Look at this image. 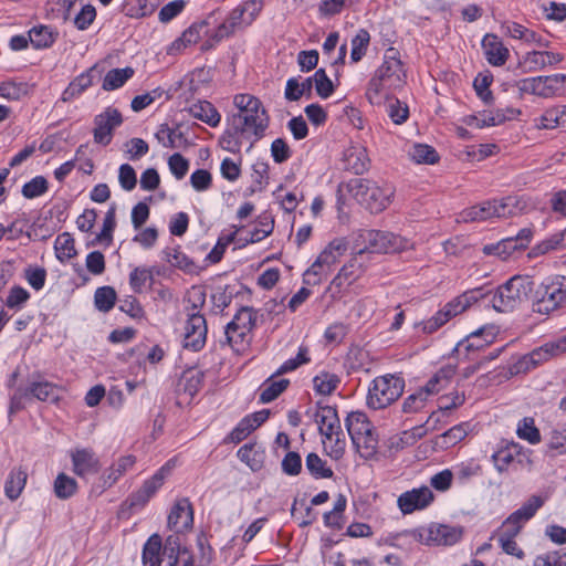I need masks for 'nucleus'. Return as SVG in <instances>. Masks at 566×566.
<instances>
[{
  "mask_svg": "<svg viewBox=\"0 0 566 566\" xmlns=\"http://www.w3.org/2000/svg\"><path fill=\"white\" fill-rule=\"evenodd\" d=\"M316 93L322 98L329 97L334 92V85L324 69H318L312 76Z\"/></svg>",
  "mask_w": 566,
  "mask_h": 566,
  "instance_id": "obj_64",
  "label": "nucleus"
},
{
  "mask_svg": "<svg viewBox=\"0 0 566 566\" xmlns=\"http://www.w3.org/2000/svg\"><path fill=\"white\" fill-rule=\"evenodd\" d=\"M564 60L563 54L549 51H532L525 53L518 62V66L526 72H537L548 65H555Z\"/></svg>",
  "mask_w": 566,
  "mask_h": 566,
  "instance_id": "obj_16",
  "label": "nucleus"
},
{
  "mask_svg": "<svg viewBox=\"0 0 566 566\" xmlns=\"http://www.w3.org/2000/svg\"><path fill=\"white\" fill-rule=\"evenodd\" d=\"M405 380L400 376L387 374L376 377L367 394V406L374 410L384 409L395 402L403 392Z\"/></svg>",
  "mask_w": 566,
  "mask_h": 566,
  "instance_id": "obj_6",
  "label": "nucleus"
},
{
  "mask_svg": "<svg viewBox=\"0 0 566 566\" xmlns=\"http://www.w3.org/2000/svg\"><path fill=\"white\" fill-rule=\"evenodd\" d=\"M313 88V78L307 77L302 83L296 77H291L286 82L284 96L287 101L295 102L302 96L311 97Z\"/></svg>",
  "mask_w": 566,
  "mask_h": 566,
  "instance_id": "obj_38",
  "label": "nucleus"
},
{
  "mask_svg": "<svg viewBox=\"0 0 566 566\" xmlns=\"http://www.w3.org/2000/svg\"><path fill=\"white\" fill-rule=\"evenodd\" d=\"M370 42V34L366 29H360L352 39L350 60L353 63L359 62L366 54Z\"/></svg>",
  "mask_w": 566,
  "mask_h": 566,
  "instance_id": "obj_53",
  "label": "nucleus"
},
{
  "mask_svg": "<svg viewBox=\"0 0 566 566\" xmlns=\"http://www.w3.org/2000/svg\"><path fill=\"white\" fill-rule=\"evenodd\" d=\"M192 117L200 119L211 127L219 125L221 116L217 108L208 101H199L189 107Z\"/></svg>",
  "mask_w": 566,
  "mask_h": 566,
  "instance_id": "obj_29",
  "label": "nucleus"
},
{
  "mask_svg": "<svg viewBox=\"0 0 566 566\" xmlns=\"http://www.w3.org/2000/svg\"><path fill=\"white\" fill-rule=\"evenodd\" d=\"M507 112L510 113V116H506L501 111H497L495 115H492V114L483 115L482 118H479V117H475V116H471L467 120V123L469 125H475V127H478V128H482V127H485V126H496V125H500L503 122H505L507 118H513V117H515V116L521 114V111L520 109H515V108H507Z\"/></svg>",
  "mask_w": 566,
  "mask_h": 566,
  "instance_id": "obj_46",
  "label": "nucleus"
},
{
  "mask_svg": "<svg viewBox=\"0 0 566 566\" xmlns=\"http://www.w3.org/2000/svg\"><path fill=\"white\" fill-rule=\"evenodd\" d=\"M116 298V291L112 286H102L95 291L94 304L98 311L107 313L114 307Z\"/></svg>",
  "mask_w": 566,
  "mask_h": 566,
  "instance_id": "obj_51",
  "label": "nucleus"
},
{
  "mask_svg": "<svg viewBox=\"0 0 566 566\" xmlns=\"http://www.w3.org/2000/svg\"><path fill=\"white\" fill-rule=\"evenodd\" d=\"M53 402L59 399V388L55 384L43 379L40 374H34L28 386H19L10 396L9 412L14 413L24 408L30 399Z\"/></svg>",
  "mask_w": 566,
  "mask_h": 566,
  "instance_id": "obj_5",
  "label": "nucleus"
},
{
  "mask_svg": "<svg viewBox=\"0 0 566 566\" xmlns=\"http://www.w3.org/2000/svg\"><path fill=\"white\" fill-rule=\"evenodd\" d=\"M165 258L170 265L179 270H182L187 273L196 272L197 266L195 262L188 255H186L179 247L166 249Z\"/></svg>",
  "mask_w": 566,
  "mask_h": 566,
  "instance_id": "obj_43",
  "label": "nucleus"
},
{
  "mask_svg": "<svg viewBox=\"0 0 566 566\" xmlns=\"http://www.w3.org/2000/svg\"><path fill=\"white\" fill-rule=\"evenodd\" d=\"M161 537L158 534L151 535L143 549V563L145 566H160L164 560L160 557L161 552Z\"/></svg>",
  "mask_w": 566,
  "mask_h": 566,
  "instance_id": "obj_39",
  "label": "nucleus"
},
{
  "mask_svg": "<svg viewBox=\"0 0 566 566\" xmlns=\"http://www.w3.org/2000/svg\"><path fill=\"white\" fill-rule=\"evenodd\" d=\"M547 449L555 454L566 453V427L553 429L547 438Z\"/></svg>",
  "mask_w": 566,
  "mask_h": 566,
  "instance_id": "obj_61",
  "label": "nucleus"
},
{
  "mask_svg": "<svg viewBox=\"0 0 566 566\" xmlns=\"http://www.w3.org/2000/svg\"><path fill=\"white\" fill-rule=\"evenodd\" d=\"M452 317H454V313L446 304L440 311H438L432 317L422 322V331L426 334H432L438 331L441 326L448 323Z\"/></svg>",
  "mask_w": 566,
  "mask_h": 566,
  "instance_id": "obj_55",
  "label": "nucleus"
},
{
  "mask_svg": "<svg viewBox=\"0 0 566 566\" xmlns=\"http://www.w3.org/2000/svg\"><path fill=\"white\" fill-rule=\"evenodd\" d=\"M54 250L56 259L62 263L77 255L74 238L69 232H63L56 237Z\"/></svg>",
  "mask_w": 566,
  "mask_h": 566,
  "instance_id": "obj_37",
  "label": "nucleus"
},
{
  "mask_svg": "<svg viewBox=\"0 0 566 566\" xmlns=\"http://www.w3.org/2000/svg\"><path fill=\"white\" fill-rule=\"evenodd\" d=\"M77 482L65 473H59L54 480V494L60 500H67L77 492Z\"/></svg>",
  "mask_w": 566,
  "mask_h": 566,
  "instance_id": "obj_45",
  "label": "nucleus"
},
{
  "mask_svg": "<svg viewBox=\"0 0 566 566\" xmlns=\"http://www.w3.org/2000/svg\"><path fill=\"white\" fill-rule=\"evenodd\" d=\"M427 532V543L436 545H453L458 543L463 535L462 527L444 524L431 525Z\"/></svg>",
  "mask_w": 566,
  "mask_h": 566,
  "instance_id": "obj_20",
  "label": "nucleus"
},
{
  "mask_svg": "<svg viewBox=\"0 0 566 566\" xmlns=\"http://www.w3.org/2000/svg\"><path fill=\"white\" fill-rule=\"evenodd\" d=\"M481 298H484L483 289H472L454 297L453 300L448 302L447 305L451 310V312L454 313V316H457L463 313L467 308H469L472 304L476 303Z\"/></svg>",
  "mask_w": 566,
  "mask_h": 566,
  "instance_id": "obj_34",
  "label": "nucleus"
},
{
  "mask_svg": "<svg viewBox=\"0 0 566 566\" xmlns=\"http://www.w3.org/2000/svg\"><path fill=\"white\" fill-rule=\"evenodd\" d=\"M516 434L520 439L525 440L531 444H537L542 440L541 432L535 426V420L532 417H525L518 422Z\"/></svg>",
  "mask_w": 566,
  "mask_h": 566,
  "instance_id": "obj_50",
  "label": "nucleus"
},
{
  "mask_svg": "<svg viewBox=\"0 0 566 566\" xmlns=\"http://www.w3.org/2000/svg\"><path fill=\"white\" fill-rule=\"evenodd\" d=\"M172 465L170 461L163 465L150 479H147L143 485L133 492L125 501V504L130 509H142L155 495V493L163 486L165 479L170 473Z\"/></svg>",
  "mask_w": 566,
  "mask_h": 566,
  "instance_id": "obj_10",
  "label": "nucleus"
},
{
  "mask_svg": "<svg viewBox=\"0 0 566 566\" xmlns=\"http://www.w3.org/2000/svg\"><path fill=\"white\" fill-rule=\"evenodd\" d=\"M363 273L361 264L357 263L356 259H352L346 263L333 279L331 287L340 290L345 285L353 284Z\"/></svg>",
  "mask_w": 566,
  "mask_h": 566,
  "instance_id": "obj_31",
  "label": "nucleus"
},
{
  "mask_svg": "<svg viewBox=\"0 0 566 566\" xmlns=\"http://www.w3.org/2000/svg\"><path fill=\"white\" fill-rule=\"evenodd\" d=\"M532 311L535 314L551 316L566 308V276L551 274L539 282L533 279Z\"/></svg>",
  "mask_w": 566,
  "mask_h": 566,
  "instance_id": "obj_1",
  "label": "nucleus"
},
{
  "mask_svg": "<svg viewBox=\"0 0 566 566\" xmlns=\"http://www.w3.org/2000/svg\"><path fill=\"white\" fill-rule=\"evenodd\" d=\"M49 184L43 176H36L22 187V195L27 199H33L48 191Z\"/></svg>",
  "mask_w": 566,
  "mask_h": 566,
  "instance_id": "obj_62",
  "label": "nucleus"
},
{
  "mask_svg": "<svg viewBox=\"0 0 566 566\" xmlns=\"http://www.w3.org/2000/svg\"><path fill=\"white\" fill-rule=\"evenodd\" d=\"M324 450L327 455H329L334 460H339L345 454L346 449V439L343 433L334 436L332 441H327L326 438L323 439Z\"/></svg>",
  "mask_w": 566,
  "mask_h": 566,
  "instance_id": "obj_63",
  "label": "nucleus"
},
{
  "mask_svg": "<svg viewBox=\"0 0 566 566\" xmlns=\"http://www.w3.org/2000/svg\"><path fill=\"white\" fill-rule=\"evenodd\" d=\"M27 479L28 473L25 469L22 467L13 468L4 484L6 495L12 501L17 500L25 486Z\"/></svg>",
  "mask_w": 566,
  "mask_h": 566,
  "instance_id": "obj_30",
  "label": "nucleus"
},
{
  "mask_svg": "<svg viewBox=\"0 0 566 566\" xmlns=\"http://www.w3.org/2000/svg\"><path fill=\"white\" fill-rule=\"evenodd\" d=\"M434 501V494L429 486H421L401 493L397 505L403 515L427 509Z\"/></svg>",
  "mask_w": 566,
  "mask_h": 566,
  "instance_id": "obj_13",
  "label": "nucleus"
},
{
  "mask_svg": "<svg viewBox=\"0 0 566 566\" xmlns=\"http://www.w3.org/2000/svg\"><path fill=\"white\" fill-rule=\"evenodd\" d=\"M495 335L492 332L486 333L485 328H480L471 333L465 339L458 344V347H463L465 352L481 350L488 345L492 344Z\"/></svg>",
  "mask_w": 566,
  "mask_h": 566,
  "instance_id": "obj_36",
  "label": "nucleus"
},
{
  "mask_svg": "<svg viewBox=\"0 0 566 566\" xmlns=\"http://www.w3.org/2000/svg\"><path fill=\"white\" fill-rule=\"evenodd\" d=\"M233 104L238 108V114L233 115L232 124H238L243 120L244 116L258 114L259 111H264L261 101L250 94H237L233 98Z\"/></svg>",
  "mask_w": 566,
  "mask_h": 566,
  "instance_id": "obj_25",
  "label": "nucleus"
},
{
  "mask_svg": "<svg viewBox=\"0 0 566 566\" xmlns=\"http://www.w3.org/2000/svg\"><path fill=\"white\" fill-rule=\"evenodd\" d=\"M315 421L318 424L319 433L324 439L326 438L327 441H332L334 436L340 434L342 432L337 410L334 407H319L315 413Z\"/></svg>",
  "mask_w": 566,
  "mask_h": 566,
  "instance_id": "obj_18",
  "label": "nucleus"
},
{
  "mask_svg": "<svg viewBox=\"0 0 566 566\" xmlns=\"http://www.w3.org/2000/svg\"><path fill=\"white\" fill-rule=\"evenodd\" d=\"M464 222L484 221L491 218H499L496 200L484 201L463 210L460 214Z\"/></svg>",
  "mask_w": 566,
  "mask_h": 566,
  "instance_id": "obj_26",
  "label": "nucleus"
},
{
  "mask_svg": "<svg viewBox=\"0 0 566 566\" xmlns=\"http://www.w3.org/2000/svg\"><path fill=\"white\" fill-rule=\"evenodd\" d=\"M344 168L355 175H361L367 170L365 151L361 149L349 148L344 153Z\"/></svg>",
  "mask_w": 566,
  "mask_h": 566,
  "instance_id": "obj_41",
  "label": "nucleus"
},
{
  "mask_svg": "<svg viewBox=\"0 0 566 566\" xmlns=\"http://www.w3.org/2000/svg\"><path fill=\"white\" fill-rule=\"evenodd\" d=\"M34 85L28 82L6 81L0 83V96L9 101H19L33 92Z\"/></svg>",
  "mask_w": 566,
  "mask_h": 566,
  "instance_id": "obj_33",
  "label": "nucleus"
},
{
  "mask_svg": "<svg viewBox=\"0 0 566 566\" xmlns=\"http://www.w3.org/2000/svg\"><path fill=\"white\" fill-rule=\"evenodd\" d=\"M345 426L359 455L369 460L378 451V434L367 415L361 411H352L347 415Z\"/></svg>",
  "mask_w": 566,
  "mask_h": 566,
  "instance_id": "obj_4",
  "label": "nucleus"
},
{
  "mask_svg": "<svg viewBox=\"0 0 566 566\" xmlns=\"http://www.w3.org/2000/svg\"><path fill=\"white\" fill-rule=\"evenodd\" d=\"M566 353V335L544 344L542 347L533 350L530 359L534 365H537L551 357L559 356Z\"/></svg>",
  "mask_w": 566,
  "mask_h": 566,
  "instance_id": "obj_28",
  "label": "nucleus"
},
{
  "mask_svg": "<svg viewBox=\"0 0 566 566\" xmlns=\"http://www.w3.org/2000/svg\"><path fill=\"white\" fill-rule=\"evenodd\" d=\"M338 260L339 256H336V254L326 247L311 268L304 273V282L306 284L321 283L322 275L326 274Z\"/></svg>",
  "mask_w": 566,
  "mask_h": 566,
  "instance_id": "obj_19",
  "label": "nucleus"
},
{
  "mask_svg": "<svg viewBox=\"0 0 566 566\" xmlns=\"http://www.w3.org/2000/svg\"><path fill=\"white\" fill-rule=\"evenodd\" d=\"M566 123V112L558 107L546 109L544 114L536 119V127L539 129H553Z\"/></svg>",
  "mask_w": 566,
  "mask_h": 566,
  "instance_id": "obj_47",
  "label": "nucleus"
},
{
  "mask_svg": "<svg viewBox=\"0 0 566 566\" xmlns=\"http://www.w3.org/2000/svg\"><path fill=\"white\" fill-rule=\"evenodd\" d=\"M94 67L90 69L88 71L80 74L76 76L69 86L64 90L62 94V101L69 102L73 99L74 97L82 94L87 87H90L93 83L92 81V72Z\"/></svg>",
  "mask_w": 566,
  "mask_h": 566,
  "instance_id": "obj_40",
  "label": "nucleus"
},
{
  "mask_svg": "<svg viewBox=\"0 0 566 566\" xmlns=\"http://www.w3.org/2000/svg\"><path fill=\"white\" fill-rule=\"evenodd\" d=\"M29 40L36 49L49 48L55 41V36L49 27L39 25L29 31Z\"/></svg>",
  "mask_w": 566,
  "mask_h": 566,
  "instance_id": "obj_52",
  "label": "nucleus"
},
{
  "mask_svg": "<svg viewBox=\"0 0 566 566\" xmlns=\"http://www.w3.org/2000/svg\"><path fill=\"white\" fill-rule=\"evenodd\" d=\"M522 447L518 443L511 442L501 448L492 455V460L496 470L502 473L507 470L509 465L513 462L516 454L520 453Z\"/></svg>",
  "mask_w": 566,
  "mask_h": 566,
  "instance_id": "obj_42",
  "label": "nucleus"
},
{
  "mask_svg": "<svg viewBox=\"0 0 566 566\" xmlns=\"http://www.w3.org/2000/svg\"><path fill=\"white\" fill-rule=\"evenodd\" d=\"M544 505V500L538 495H532L518 510L513 512L501 525L495 536L515 538L523 525L530 521L538 509Z\"/></svg>",
  "mask_w": 566,
  "mask_h": 566,
  "instance_id": "obj_9",
  "label": "nucleus"
},
{
  "mask_svg": "<svg viewBox=\"0 0 566 566\" xmlns=\"http://www.w3.org/2000/svg\"><path fill=\"white\" fill-rule=\"evenodd\" d=\"M289 384L290 381L287 379L276 381H271V379L266 380L260 394V401L262 403L273 401L287 388Z\"/></svg>",
  "mask_w": 566,
  "mask_h": 566,
  "instance_id": "obj_56",
  "label": "nucleus"
},
{
  "mask_svg": "<svg viewBox=\"0 0 566 566\" xmlns=\"http://www.w3.org/2000/svg\"><path fill=\"white\" fill-rule=\"evenodd\" d=\"M193 510L188 499L178 500L168 515V526L177 533L192 527Z\"/></svg>",
  "mask_w": 566,
  "mask_h": 566,
  "instance_id": "obj_17",
  "label": "nucleus"
},
{
  "mask_svg": "<svg viewBox=\"0 0 566 566\" xmlns=\"http://www.w3.org/2000/svg\"><path fill=\"white\" fill-rule=\"evenodd\" d=\"M134 74L135 70L132 66L112 69L104 76L102 88L107 92L117 90L132 78Z\"/></svg>",
  "mask_w": 566,
  "mask_h": 566,
  "instance_id": "obj_35",
  "label": "nucleus"
},
{
  "mask_svg": "<svg viewBox=\"0 0 566 566\" xmlns=\"http://www.w3.org/2000/svg\"><path fill=\"white\" fill-rule=\"evenodd\" d=\"M305 465L311 475L317 480L331 479L334 475V471L327 467L326 461L314 452L307 454Z\"/></svg>",
  "mask_w": 566,
  "mask_h": 566,
  "instance_id": "obj_44",
  "label": "nucleus"
},
{
  "mask_svg": "<svg viewBox=\"0 0 566 566\" xmlns=\"http://www.w3.org/2000/svg\"><path fill=\"white\" fill-rule=\"evenodd\" d=\"M274 229V219L268 214L263 213L258 217L256 227L250 232V238L245 241L248 243H256L262 241L264 238L270 235Z\"/></svg>",
  "mask_w": 566,
  "mask_h": 566,
  "instance_id": "obj_48",
  "label": "nucleus"
},
{
  "mask_svg": "<svg viewBox=\"0 0 566 566\" xmlns=\"http://www.w3.org/2000/svg\"><path fill=\"white\" fill-rule=\"evenodd\" d=\"M136 463V458L132 454L120 457L115 463H113L102 475L103 489H108L114 485L120 476L127 471L133 469Z\"/></svg>",
  "mask_w": 566,
  "mask_h": 566,
  "instance_id": "obj_24",
  "label": "nucleus"
},
{
  "mask_svg": "<svg viewBox=\"0 0 566 566\" xmlns=\"http://www.w3.org/2000/svg\"><path fill=\"white\" fill-rule=\"evenodd\" d=\"M357 241H361L363 248L357 250V254L370 253H392L398 252L406 247V241L388 231L363 230Z\"/></svg>",
  "mask_w": 566,
  "mask_h": 566,
  "instance_id": "obj_7",
  "label": "nucleus"
},
{
  "mask_svg": "<svg viewBox=\"0 0 566 566\" xmlns=\"http://www.w3.org/2000/svg\"><path fill=\"white\" fill-rule=\"evenodd\" d=\"M410 157L417 164L433 165L439 161L437 150L433 147L423 144L415 145L410 151Z\"/></svg>",
  "mask_w": 566,
  "mask_h": 566,
  "instance_id": "obj_57",
  "label": "nucleus"
},
{
  "mask_svg": "<svg viewBox=\"0 0 566 566\" xmlns=\"http://www.w3.org/2000/svg\"><path fill=\"white\" fill-rule=\"evenodd\" d=\"M70 455L73 472L82 479L98 473L102 468L98 457L90 448L74 449Z\"/></svg>",
  "mask_w": 566,
  "mask_h": 566,
  "instance_id": "obj_14",
  "label": "nucleus"
},
{
  "mask_svg": "<svg viewBox=\"0 0 566 566\" xmlns=\"http://www.w3.org/2000/svg\"><path fill=\"white\" fill-rule=\"evenodd\" d=\"M533 228H523L515 237L502 239L495 244H486L483 252L486 255H497L506 260L514 251L525 250L533 239Z\"/></svg>",
  "mask_w": 566,
  "mask_h": 566,
  "instance_id": "obj_11",
  "label": "nucleus"
},
{
  "mask_svg": "<svg viewBox=\"0 0 566 566\" xmlns=\"http://www.w3.org/2000/svg\"><path fill=\"white\" fill-rule=\"evenodd\" d=\"M256 312L252 307L243 306L226 326L228 344L235 350H240L248 344V336L255 326Z\"/></svg>",
  "mask_w": 566,
  "mask_h": 566,
  "instance_id": "obj_8",
  "label": "nucleus"
},
{
  "mask_svg": "<svg viewBox=\"0 0 566 566\" xmlns=\"http://www.w3.org/2000/svg\"><path fill=\"white\" fill-rule=\"evenodd\" d=\"M499 218H509L525 213L533 209L534 205L526 196H507L501 200H496Z\"/></svg>",
  "mask_w": 566,
  "mask_h": 566,
  "instance_id": "obj_22",
  "label": "nucleus"
},
{
  "mask_svg": "<svg viewBox=\"0 0 566 566\" xmlns=\"http://www.w3.org/2000/svg\"><path fill=\"white\" fill-rule=\"evenodd\" d=\"M482 48L491 65L502 66L506 63L510 52L495 34H486L482 40Z\"/></svg>",
  "mask_w": 566,
  "mask_h": 566,
  "instance_id": "obj_21",
  "label": "nucleus"
},
{
  "mask_svg": "<svg viewBox=\"0 0 566 566\" xmlns=\"http://www.w3.org/2000/svg\"><path fill=\"white\" fill-rule=\"evenodd\" d=\"M390 90H396V88L391 87V86H387V82H385L382 76H379L378 73H375V75L371 77V80L368 83L366 96L371 104H380L382 97Z\"/></svg>",
  "mask_w": 566,
  "mask_h": 566,
  "instance_id": "obj_49",
  "label": "nucleus"
},
{
  "mask_svg": "<svg viewBox=\"0 0 566 566\" xmlns=\"http://www.w3.org/2000/svg\"><path fill=\"white\" fill-rule=\"evenodd\" d=\"M315 390L324 396L331 395L339 384V378L329 373H321L313 379Z\"/></svg>",
  "mask_w": 566,
  "mask_h": 566,
  "instance_id": "obj_60",
  "label": "nucleus"
},
{
  "mask_svg": "<svg viewBox=\"0 0 566 566\" xmlns=\"http://www.w3.org/2000/svg\"><path fill=\"white\" fill-rule=\"evenodd\" d=\"M468 434V423H461L453 426L448 431H446L443 434H441L438 438V443L441 448H449L461 440H463Z\"/></svg>",
  "mask_w": 566,
  "mask_h": 566,
  "instance_id": "obj_59",
  "label": "nucleus"
},
{
  "mask_svg": "<svg viewBox=\"0 0 566 566\" xmlns=\"http://www.w3.org/2000/svg\"><path fill=\"white\" fill-rule=\"evenodd\" d=\"M348 191L371 213L387 209L395 195V188L388 184L378 186L366 178H355L347 184Z\"/></svg>",
  "mask_w": 566,
  "mask_h": 566,
  "instance_id": "obj_3",
  "label": "nucleus"
},
{
  "mask_svg": "<svg viewBox=\"0 0 566 566\" xmlns=\"http://www.w3.org/2000/svg\"><path fill=\"white\" fill-rule=\"evenodd\" d=\"M457 373V367L453 365H446L441 367L428 381L421 387L422 390L429 396L437 395L448 387Z\"/></svg>",
  "mask_w": 566,
  "mask_h": 566,
  "instance_id": "obj_27",
  "label": "nucleus"
},
{
  "mask_svg": "<svg viewBox=\"0 0 566 566\" xmlns=\"http://www.w3.org/2000/svg\"><path fill=\"white\" fill-rule=\"evenodd\" d=\"M151 269L137 266L129 274V285L135 293H142L147 282H153Z\"/></svg>",
  "mask_w": 566,
  "mask_h": 566,
  "instance_id": "obj_58",
  "label": "nucleus"
},
{
  "mask_svg": "<svg viewBox=\"0 0 566 566\" xmlns=\"http://www.w3.org/2000/svg\"><path fill=\"white\" fill-rule=\"evenodd\" d=\"M116 228V205L113 203L105 213L101 232L92 241V245L109 247L113 243V232Z\"/></svg>",
  "mask_w": 566,
  "mask_h": 566,
  "instance_id": "obj_32",
  "label": "nucleus"
},
{
  "mask_svg": "<svg viewBox=\"0 0 566 566\" xmlns=\"http://www.w3.org/2000/svg\"><path fill=\"white\" fill-rule=\"evenodd\" d=\"M376 73L382 76L385 82H387V86L398 88L405 83L406 75L402 70V63L395 56H387Z\"/></svg>",
  "mask_w": 566,
  "mask_h": 566,
  "instance_id": "obj_23",
  "label": "nucleus"
},
{
  "mask_svg": "<svg viewBox=\"0 0 566 566\" xmlns=\"http://www.w3.org/2000/svg\"><path fill=\"white\" fill-rule=\"evenodd\" d=\"M516 87L521 94H533L547 98L548 92L545 91L543 76L520 80L516 82Z\"/></svg>",
  "mask_w": 566,
  "mask_h": 566,
  "instance_id": "obj_54",
  "label": "nucleus"
},
{
  "mask_svg": "<svg viewBox=\"0 0 566 566\" xmlns=\"http://www.w3.org/2000/svg\"><path fill=\"white\" fill-rule=\"evenodd\" d=\"M268 126L269 116L265 109L259 111L258 114L244 116L242 122L233 124L237 133H241V136L247 137V139H252L250 147L264 136Z\"/></svg>",
  "mask_w": 566,
  "mask_h": 566,
  "instance_id": "obj_15",
  "label": "nucleus"
},
{
  "mask_svg": "<svg viewBox=\"0 0 566 566\" xmlns=\"http://www.w3.org/2000/svg\"><path fill=\"white\" fill-rule=\"evenodd\" d=\"M123 117L117 108L107 107L94 118V142L101 145H108L112 142L113 130L120 126Z\"/></svg>",
  "mask_w": 566,
  "mask_h": 566,
  "instance_id": "obj_12",
  "label": "nucleus"
},
{
  "mask_svg": "<svg viewBox=\"0 0 566 566\" xmlns=\"http://www.w3.org/2000/svg\"><path fill=\"white\" fill-rule=\"evenodd\" d=\"M533 277L530 275H514L494 292L484 293L497 312L505 313L517 308L523 302H532Z\"/></svg>",
  "mask_w": 566,
  "mask_h": 566,
  "instance_id": "obj_2",
  "label": "nucleus"
}]
</instances>
